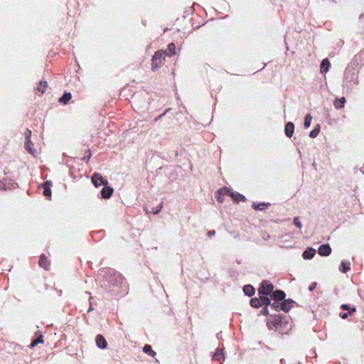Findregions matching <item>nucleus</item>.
Masks as SVG:
<instances>
[{
	"mask_svg": "<svg viewBox=\"0 0 364 364\" xmlns=\"http://www.w3.org/2000/svg\"><path fill=\"white\" fill-rule=\"evenodd\" d=\"M250 304L252 307L258 308L262 306V301L260 298H252L250 300Z\"/></svg>",
	"mask_w": 364,
	"mask_h": 364,
	"instance_id": "obj_20",
	"label": "nucleus"
},
{
	"mask_svg": "<svg viewBox=\"0 0 364 364\" xmlns=\"http://www.w3.org/2000/svg\"><path fill=\"white\" fill-rule=\"evenodd\" d=\"M165 51H166V54L168 56H173V55H176V52L175 44L173 43H170L168 45L167 50H165Z\"/></svg>",
	"mask_w": 364,
	"mask_h": 364,
	"instance_id": "obj_17",
	"label": "nucleus"
},
{
	"mask_svg": "<svg viewBox=\"0 0 364 364\" xmlns=\"http://www.w3.org/2000/svg\"><path fill=\"white\" fill-rule=\"evenodd\" d=\"M48 87V82L46 81H40L38 87L36 89V91L39 92L41 95H43L46 92V90Z\"/></svg>",
	"mask_w": 364,
	"mask_h": 364,
	"instance_id": "obj_12",
	"label": "nucleus"
},
{
	"mask_svg": "<svg viewBox=\"0 0 364 364\" xmlns=\"http://www.w3.org/2000/svg\"><path fill=\"white\" fill-rule=\"evenodd\" d=\"M315 252H304L302 257L304 259H311L314 257Z\"/></svg>",
	"mask_w": 364,
	"mask_h": 364,
	"instance_id": "obj_26",
	"label": "nucleus"
},
{
	"mask_svg": "<svg viewBox=\"0 0 364 364\" xmlns=\"http://www.w3.org/2000/svg\"><path fill=\"white\" fill-rule=\"evenodd\" d=\"M330 68H331L330 61L327 58L323 59L321 63V73H327Z\"/></svg>",
	"mask_w": 364,
	"mask_h": 364,
	"instance_id": "obj_14",
	"label": "nucleus"
},
{
	"mask_svg": "<svg viewBox=\"0 0 364 364\" xmlns=\"http://www.w3.org/2000/svg\"><path fill=\"white\" fill-rule=\"evenodd\" d=\"M342 309L344 310H347V309H348V306L346 305V304L342 305Z\"/></svg>",
	"mask_w": 364,
	"mask_h": 364,
	"instance_id": "obj_40",
	"label": "nucleus"
},
{
	"mask_svg": "<svg viewBox=\"0 0 364 364\" xmlns=\"http://www.w3.org/2000/svg\"><path fill=\"white\" fill-rule=\"evenodd\" d=\"M215 235V230H210L208 232V236L209 237H211L213 236H214Z\"/></svg>",
	"mask_w": 364,
	"mask_h": 364,
	"instance_id": "obj_36",
	"label": "nucleus"
},
{
	"mask_svg": "<svg viewBox=\"0 0 364 364\" xmlns=\"http://www.w3.org/2000/svg\"><path fill=\"white\" fill-rule=\"evenodd\" d=\"M318 253L320 254L321 256L327 257V256L329 255L331 252H323V251H321V252H318Z\"/></svg>",
	"mask_w": 364,
	"mask_h": 364,
	"instance_id": "obj_35",
	"label": "nucleus"
},
{
	"mask_svg": "<svg viewBox=\"0 0 364 364\" xmlns=\"http://www.w3.org/2000/svg\"><path fill=\"white\" fill-rule=\"evenodd\" d=\"M219 193H224L225 195H229L232 198V199L235 203H239L240 201H245L246 198L245 197L237 193V192H231L228 188L224 187L219 190Z\"/></svg>",
	"mask_w": 364,
	"mask_h": 364,
	"instance_id": "obj_3",
	"label": "nucleus"
},
{
	"mask_svg": "<svg viewBox=\"0 0 364 364\" xmlns=\"http://www.w3.org/2000/svg\"><path fill=\"white\" fill-rule=\"evenodd\" d=\"M340 270L343 272H347V271L350 269V262L348 261H343L339 267Z\"/></svg>",
	"mask_w": 364,
	"mask_h": 364,
	"instance_id": "obj_21",
	"label": "nucleus"
},
{
	"mask_svg": "<svg viewBox=\"0 0 364 364\" xmlns=\"http://www.w3.org/2000/svg\"><path fill=\"white\" fill-rule=\"evenodd\" d=\"M28 131H30V130L29 129H26V136H28Z\"/></svg>",
	"mask_w": 364,
	"mask_h": 364,
	"instance_id": "obj_44",
	"label": "nucleus"
},
{
	"mask_svg": "<svg viewBox=\"0 0 364 364\" xmlns=\"http://www.w3.org/2000/svg\"><path fill=\"white\" fill-rule=\"evenodd\" d=\"M267 206V205L265 203H260V204H255V203H253L252 205V207L255 210H264V208Z\"/></svg>",
	"mask_w": 364,
	"mask_h": 364,
	"instance_id": "obj_29",
	"label": "nucleus"
},
{
	"mask_svg": "<svg viewBox=\"0 0 364 364\" xmlns=\"http://www.w3.org/2000/svg\"><path fill=\"white\" fill-rule=\"evenodd\" d=\"M52 182L50 181H46V182H44L42 185L43 188V195L46 196V197H50L51 196V193H52V191H51V189H50V187L52 186Z\"/></svg>",
	"mask_w": 364,
	"mask_h": 364,
	"instance_id": "obj_9",
	"label": "nucleus"
},
{
	"mask_svg": "<svg viewBox=\"0 0 364 364\" xmlns=\"http://www.w3.org/2000/svg\"><path fill=\"white\" fill-rule=\"evenodd\" d=\"M18 186V184L15 182L12 183L11 188H15Z\"/></svg>",
	"mask_w": 364,
	"mask_h": 364,
	"instance_id": "obj_39",
	"label": "nucleus"
},
{
	"mask_svg": "<svg viewBox=\"0 0 364 364\" xmlns=\"http://www.w3.org/2000/svg\"><path fill=\"white\" fill-rule=\"evenodd\" d=\"M162 208H163V202H161V203H160V205H159V207H157L156 208H153V210H152V211H151V212H152L154 214H158V213L161 211V210L162 209Z\"/></svg>",
	"mask_w": 364,
	"mask_h": 364,
	"instance_id": "obj_31",
	"label": "nucleus"
},
{
	"mask_svg": "<svg viewBox=\"0 0 364 364\" xmlns=\"http://www.w3.org/2000/svg\"><path fill=\"white\" fill-rule=\"evenodd\" d=\"M306 250L311 251V250H315V249H314L313 247H307V249Z\"/></svg>",
	"mask_w": 364,
	"mask_h": 364,
	"instance_id": "obj_42",
	"label": "nucleus"
},
{
	"mask_svg": "<svg viewBox=\"0 0 364 364\" xmlns=\"http://www.w3.org/2000/svg\"><path fill=\"white\" fill-rule=\"evenodd\" d=\"M43 342V338L42 336H40L39 338L33 340L31 343V346L30 347L31 348H33L35 347L36 345H38V343H42Z\"/></svg>",
	"mask_w": 364,
	"mask_h": 364,
	"instance_id": "obj_28",
	"label": "nucleus"
},
{
	"mask_svg": "<svg viewBox=\"0 0 364 364\" xmlns=\"http://www.w3.org/2000/svg\"><path fill=\"white\" fill-rule=\"evenodd\" d=\"M291 307V300H284L280 304V309L287 312Z\"/></svg>",
	"mask_w": 364,
	"mask_h": 364,
	"instance_id": "obj_16",
	"label": "nucleus"
},
{
	"mask_svg": "<svg viewBox=\"0 0 364 364\" xmlns=\"http://www.w3.org/2000/svg\"><path fill=\"white\" fill-rule=\"evenodd\" d=\"M294 123L291 122H288L285 126V129H284L285 134L288 137H291L294 133Z\"/></svg>",
	"mask_w": 364,
	"mask_h": 364,
	"instance_id": "obj_13",
	"label": "nucleus"
},
{
	"mask_svg": "<svg viewBox=\"0 0 364 364\" xmlns=\"http://www.w3.org/2000/svg\"><path fill=\"white\" fill-rule=\"evenodd\" d=\"M311 119H312V117L311 116L310 114H307L305 117L304 124V126L305 128H308L310 126L311 122Z\"/></svg>",
	"mask_w": 364,
	"mask_h": 364,
	"instance_id": "obj_27",
	"label": "nucleus"
},
{
	"mask_svg": "<svg viewBox=\"0 0 364 364\" xmlns=\"http://www.w3.org/2000/svg\"><path fill=\"white\" fill-rule=\"evenodd\" d=\"M267 296V295L259 294V298L262 301V305H264L265 306H267L271 304V301Z\"/></svg>",
	"mask_w": 364,
	"mask_h": 364,
	"instance_id": "obj_22",
	"label": "nucleus"
},
{
	"mask_svg": "<svg viewBox=\"0 0 364 364\" xmlns=\"http://www.w3.org/2000/svg\"><path fill=\"white\" fill-rule=\"evenodd\" d=\"M262 314L263 315H267L269 314V311H268V309H267V306H265L262 311Z\"/></svg>",
	"mask_w": 364,
	"mask_h": 364,
	"instance_id": "obj_37",
	"label": "nucleus"
},
{
	"mask_svg": "<svg viewBox=\"0 0 364 364\" xmlns=\"http://www.w3.org/2000/svg\"><path fill=\"white\" fill-rule=\"evenodd\" d=\"M274 289V286L268 281H263L260 287L258 289V294L262 295H268Z\"/></svg>",
	"mask_w": 364,
	"mask_h": 364,
	"instance_id": "obj_4",
	"label": "nucleus"
},
{
	"mask_svg": "<svg viewBox=\"0 0 364 364\" xmlns=\"http://www.w3.org/2000/svg\"><path fill=\"white\" fill-rule=\"evenodd\" d=\"M143 350L144 353H149L153 357L156 355V353L152 350L151 346L149 345H145Z\"/></svg>",
	"mask_w": 364,
	"mask_h": 364,
	"instance_id": "obj_25",
	"label": "nucleus"
},
{
	"mask_svg": "<svg viewBox=\"0 0 364 364\" xmlns=\"http://www.w3.org/2000/svg\"><path fill=\"white\" fill-rule=\"evenodd\" d=\"M213 359L215 360H219V361H221V360H224V356H223V353L221 350H218L213 355Z\"/></svg>",
	"mask_w": 364,
	"mask_h": 364,
	"instance_id": "obj_23",
	"label": "nucleus"
},
{
	"mask_svg": "<svg viewBox=\"0 0 364 364\" xmlns=\"http://www.w3.org/2000/svg\"><path fill=\"white\" fill-rule=\"evenodd\" d=\"M114 190L112 187L108 186L107 185L105 186L104 188L101 191L102 198L105 199H108L113 194Z\"/></svg>",
	"mask_w": 364,
	"mask_h": 364,
	"instance_id": "obj_7",
	"label": "nucleus"
},
{
	"mask_svg": "<svg viewBox=\"0 0 364 364\" xmlns=\"http://www.w3.org/2000/svg\"><path fill=\"white\" fill-rule=\"evenodd\" d=\"M72 95L70 92H65L60 99L59 102L66 105L71 99Z\"/></svg>",
	"mask_w": 364,
	"mask_h": 364,
	"instance_id": "obj_18",
	"label": "nucleus"
},
{
	"mask_svg": "<svg viewBox=\"0 0 364 364\" xmlns=\"http://www.w3.org/2000/svg\"><path fill=\"white\" fill-rule=\"evenodd\" d=\"M106 279L114 286L126 287L127 283L122 274L117 273L114 269H107L105 272Z\"/></svg>",
	"mask_w": 364,
	"mask_h": 364,
	"instance_id": "obj_1",
	"label": "nucleus"
},
{
	"mask_svg": "<svg viewBox=\"0 0 364 364\" xmlns=\"http://www.w3.org/2000/svg\"><path fill=\"white\" fill-rule=\"evenodd\" d=\"M272 308L275 309L277 311H279L280 309V304L277 302H274L273 304H270Z\"/></svg>",
	"mask_w": 364,
	"mask_h": 364,
	"instance_id": "obj_34",
	"label": "nucleus"
},
{
	"mask_svg": "<svg viewBox=\"0 0 364 364\" xmlns=\"http://www.w3.org/2000/svg\"><path fill=\"white\" fill-rule=\"evenodd\" d=\"M316 282H314V283L311 284L309 286V289L310 291H313V290L316 288Z\"/></svg>",
	"mask_w": 364,
	"mask_h": 364,
	"instance_id": "obj_38",
	"label": "nucleus"
},
{
	"mask_svg": "<svg viewBox=\"0 0 364 364\" xmlns=\"http://www.w3.org/2000/svg\"><path fill=\"white\" fill-rule=\"evenodd\" d=\"M346 100L344 97L341 98L336 97L333 101V106L335 109H340L344 107Z\"/></svg>",
	"mask_w": 364,
	"mask_h": 364,
	"instance_id": "obj_10",
	"label": "nucleus"
},
{
	"mask_svg": "<svg viewBox=\"0 0 364 364\" xmlns=\"http://www.w3.org/2000/svg\"><path fill=\"white\" fill-rule=\"evenodd\" d=\"M272 297L277 301L284 300L285 298V293L282 290H277L272 293Z\"/></svg>",
	"mask_w": 364,
	"mask_h": 364,
	"instance_id": "obj_15",
	"label": "nucleus"
},
{
	"mask_svg": "<svg viewBox=\"0 0 364 364\" xmlns=\"http://www.w3.org/2000/svg\"><path fill=\"white\" fill-rule=\"evenodd\" d=\"M166 51L161 50L156 51L151 59V70H156L165 62Z\"/></svg>",
	"mask_w": 364,
	"mask_h": 364,
	"instance_id": "obj_2",
	"label": "nucleus"
},
{
	"mask_svg": "<svg viewBox=\"0 0 364 364\" xmlns=\"http://www.w3.org/2000/svg\"><path fill=\"white\" fill-rule=\"evenodd\" d=\"M221 195H225V194L224 193H219V191L215 194V198L217 199V201L219 202V203H223V199L222 198Z\"/></svg>",
	"mask_w": 364,
	"mask_h": 364,
	"instance_id": "obj_32",
	"label": "nucleus"
},
{
	"mask_svg": "<svg viewBox=\"0 0 364 364\" xmlns=\"http://www.w3.org/2000/svg\"><path fill=\"white\" fill-rule=\"evenodd\" d=\"M31 131H28V136H26V140L25 141L24 148L28 153L33 155L35 153V150L33 148V144L31 140Z\"/></svg>",
	"mask_w": 364,
	"mask_h": 364,
	"instance_id": "obj_6",
	"label": "nucleus"
},
{
	"mask_svg": "<svg viewBox=\"0 0 364 364\" xmlns=\"http://www.w3.org/2000/svg\"><path fill=\"white\" fill-rule=\"evenodd\" d=\"M318 250H331L329 245H322L318 247Z\"/></svg>",
	"mask_w": 364,
	"mask_h": 364,
	"instance_id": "obj_33",
	"label": "nucleus"
},
{
	"mask_svg": "<svg viewBox=\"0 0 364 364\" xmlns=\"http://www.w3.org/2000/svg\"><path fill=\"white\" fill-rule=\"evenodd\" d=\"M320 132V125L317 124L314 129L310 132L309 136L311 138H315L318 136V133Z\"/></svg>",
	"mask_w": 364,
	"mask_h": 364,
	"instance_id": "obj_24",
	"label": "nucleus"
},
{
	"mask_svg": "<svg viewBox=\"0 0 364 364\" xmlns=\"http://www.w3.org/2000/svg\"><path fill=\"white\" fill-rule=\"evenodd\" d=\"M294 224L299 229L301 228L302 227V225H301V223L300 222L299 220V217H295L294 219Z\"/></svg>",
	"mask_w": 364,
	"mask_h": 364,
	"instance_id": "obj_30",
	"label": "nucleus"
},
{
	"mask_svg": "<svg viewBox=\"0 0 364 364\" xmlns=\"http://www.w3.org/2000/svg\"><path fill=\"white\" fill-rule=\"evenodd\" d=\"M87 152L89 153L88 158L90 159L91 156V151H90V150H88Z\"/></svg>",
	"mask_w": 364,
	"mask_h": 364,
	"instance_id": "obj_43",
	"label": "nucleus"
},
{
	"mask_svg": "<svg viewBox=\"0 0 364 364\" xmlns=\"http://www.w3.org/2000/svg\"><path fill=\"white\" fill-rule=\"evenodd\" d=\"M284 321H280V325L282 326V325L284 323Z\"/></svg>",
	"mask_w": 364,
	"mask_h": 364,
	"instance_id": "obj_45",
	"label": "nucleus"
},
{
	"mask_svg": "<svg viewBox=\"0 0 364 364\" xmlns=\"http://www.w3.org/2000/svg\"><path fill=\"white\" fill-rule=\"evenodd\" d=\"M348 317V314L345 313L341 316L342 318H346Z\"/></svg>",
	"mask_w": 364,
	"mask_h": 364,
	"instance_id": "obj_41",
	"label": "nucleus"
},
{
	"mask_svg": "<svg viewBox=\"0 0 364 364\" xmlns=\"http://www.w3.org/2000/svg\"><path fill=\"white\" fill-rule=\"evenodd\" d=\"M92 182L96 186L99 187L101 185L106 186L108 184V181L103 178L100 173H94L92 176Z\"/></svg>",
	"mask_w": 364,
	"mask_h": 364,
	"instance_id": "obj_5",
	"label": "nucleus"
},
{
	"mask_svg": "<svg viewBox=\"0 0 364 364\" xmlns=\"http://www.w3.org/2000/svg\"><path fill=\"white\" fill-rule=\"evenodd\" d=\"M38 264L41 267L44 268L45 269H48L50 262L48 260V257L46 255H42L40 257Z\"/></svg>",
	"mask_w": 364,
	"mask_h": 364,
	"instance_id": "obj_11",
	"label": "nucleus"
},
{
	"mask_svg": "<svg viewBox=\"0 0 364 364\" xmlns=\"http://www.w3.org/2000/svg\"><path fill=\"white\" fill-rule=\"evenodd\" d=\"M245 294L251 296L255 294V288L252 285H245L243 287Z\"/></svg>",
	"mask_w": 364,
	"mask_h": 364,
	"instance_id": "obj_19",
	"label": "nucleus"
},
{
	"mask_svg": "<svg viewBox=\"0 0 364 364\" xmlns=\"http://www.w3.org/2000/svg\"><path fill=\"white\" fill-rule=\"evenodd\" d=\"M95 343H96L97 346L102 349L106 348V347L107 346V341L105 340L104 336H102L100 334H98L96 336Z\"/></svg>",
	"mask_w": 364,
	"mask_h": 364,
	"instance_id": "obj_8",
	"label": "nucleus"
}]
</instances>
